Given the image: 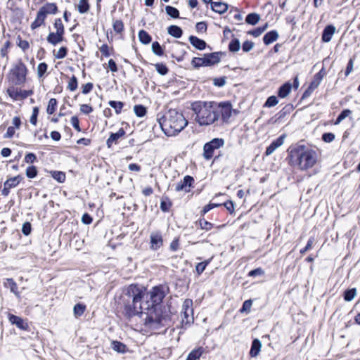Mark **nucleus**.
<instances>
[{
  "label": "nucleus",
  "instance_id": "f257e3e1",
  "mask_svg": "<svg viewBox=\"0 0 360 360\" xmlns=\"http://www.w3.org/2000/svg\"><path fill=\"white\" fill-rule=\"evenodd\" d=\"M145 290L136 285H130L120 296L119 305L127 319L139 316L143 312Z\"/></svg>",
  "mask_w": 360,
  "mask_h": 360
},
{
  "label": "nucleus",
  "instance_id": "f03ea898",
  "mask_svg": "<svg viewBox=\"0 0 360 360\" xmlns=\"http://www.w3.org/2000/svg\"><path fill=\"white\" fill-rule=\"evenodd\" d=\"M288 163L293 168L305 171L313 167L317 162L316 152L301 144L290 146L288 150Z\"/></svg>",
  "mask_w": 360,
  "mask_h": 360
},
{
  "label": "nucleus",
  "instance_id": "7ed1b4c3",
  "mask_svg": "<svg viewBox=\"0 0 360 360\" xmlns=\"http://www.w3.org/2000/svg\"><path fill=\"white\" fill-rule=\"evenodd\" d=\"M195 117L194 120L200 126H208L218 121L216 104L212 102L196 101L191 104Z\"/></svg>",
  "mask_w": 360,
  "mask_h": 360
},
{
  "label": "nucleus",
  "instance_id": "20e7f679",
  "mask_svg": "<svg viewBox=\"0 0 360 360\" xmlns=\"http://www.w3.org/2000/svg\"><path fill=\"white\" fill-rule=\"evenodd\" d=\"M160 126L164 133L168 136H176L188 124V121L183 114L176 110H169L160 122Z\"/></svg>",
  "mask_w": 360,
  "mask_h": 360
},
{
  "label": "nucleus",
  "instance_id": "39448f33",
  "mask_svg": "<svg viewBox=\"0 0 360 360\" xmlns=\"http://www.w3.org/2000/svg\"><path fill=\"white\" fill-rule=\"evenodd\" d=\"M140 316L144 321L145 326L151 329L159 328L165 320V316L162 314L160 306L150 305L149 300L144 302L143 312Z\"/></svg>",
  "mask_w": 360,
  "mask_h": 360
},
{
  "label": "nucleus",
  "instance_id": "423d86ee",
  "mask_svg": "<svg viewBox=\"0 0 360 360\" xmlns=\"http://www.w3.org/2000/svg\"><path fill=\"white\" fill-rule=\"evenodd\" d=\"M58 11V7L54 3H46L38 11L35 20L30 25L32 30H36L44 25L48 15H54Z\"/></svg>",
  "mask_w": 360,
  "mask_h": 360
},
{
  "label": "nucleus",
  "instance_id": "0eeeda50",
  "mask_svg": "<svg viewBox=\"0 0 360 360\" xmlns=\"http://www.w3.org/2000/svg\"><path fill=\"white\" fill-rule=\"evenodd\" d=\"M27 74V67L21 60L17 62L10 71L11 79L15 85L24 84Z\"/></svg>",
  "mask_w": 360,
  "mask_h": 360
},
{
  "label": "nucleus",
  "instance_id": "6e6552de",
  "mask_svg": "<svg viewBox=\"0 0 360 360\" xmlns=\"http://www.w3.org/2000/svg\"><path fill=\"white\" fill-rule=\"evenodd\" d=\"M165 294L162 286L153 287L151 290L145 294L144 298L145 302L149 300L150 304L153 306H160V303L165 297Z\"/></svg>",
  "mask_w": 360,
  "mask_h": 360
},
{
  "label": "nucleus",
  "instance_id": "1a4fd4ad",
  "mask_svg": "<svg viewBox=\"0 0 360 360\" xmlns=\"http://www.w3.org/2000/svg\"><path fill=\"white\" fill-rule=\"evenodd\" d=\"M216 108L217 111L218 120L221 116V120L224 123H229L232 115L233 113H237L236 110L232 108L231 104L229 103H220L218 105L216 104Z\"/></svg>",
  "mask_w": 360,
  "mask_h": 360
},
{
  "label": "nucleus",
  "instance_id": "9d476101",
  "mask_svg": "<svg viewBox=\"0 0 360 360\" xmlns=\"http://www.w3.org/2000/svg\"><path fill=\"white\" fill-rule=\"evenodd\" d=\"M224 144L223 139L214 138L210 142L206 143L203 147V156L206 160H210L214 154V151L222 147Z\"/></svg>",
  "mask_w": 360,
  "mask_h": 360
},
{
  "label": "nucleus",
  "instance_id": "9b49d317",
  "mask_svg": "<svg viewBox=\"0 0 360 360\" xmlns=\"http://www.w3.org/2000/svg\"><path fill=\"white\" fill-rule=\"evenodd\" d=\"M182 323L185 324H191L193 322V300L191 299H186L184 300L182 305Z\"/></svg>",
  "mask_w": 360,
  "mask_h": 360
},
{
  "label": "nucleus",
  "instance_id": "f8f14e48",
  "mask_svg": "<svg viewBox=\"0 0 360 360\" xmlns=\"http://www.w3.org/2000/svg\"><path fill=\"white\" fill-rule=\"evenodd\" d=\"M6 92L13 101H21L33 94L32 90H22L12 85L8 87Z\"/></svg>",
  "mask_w": 360,
  "mask_h": 360
},
{
  "label": "nucleus",
  "instance_id": "ddd939ff",
  "mask_svg": "<svg viewBox=\"0 0 360 360\" xmlns=\"http://www.w3.org/2000/svg\"><path fill=\"white\" fill-rule=\"evenodd\" d=\"M193 182L194 179L192 176L187 175L184 176L183 180H181L176 184L175 191L177 192L184 191L185 193H188L191 191V187Z\"/></svg>",
  "mask_w": 360,
  "mask_h": 360
},
{
  "label": "nucleus",
  "instance_id": "4468645a",
  "mask_svg": "<svg viewBox=\"0 0 360 360\" xmlns=\"http://www.w3.org/2000/svg\"><path fill=\"white\" fill-rule=\"evenodd\" d=\"M150 248L153 250L160 249L163 245V239L160 231H153L150 235Z\"/></svg>",
  "mask_w": 360,
  "mask_h": 360
},
{
  "label": "nucleus",
  "instance_id": "2eb2a0df",
  "mask_svg": "<svg viewBox=\"0 0 360 360\" xmlns=\"http://www.w3.org/2000/svg\"><path fill=\"white\" fill-rule=\"evenodd\" d=\"M8 320L12 324L15 325L21 330H27L29 328L27 323L20 316L13 314H8Z\"/></svg>",
  "mask_w": 360,
  "mask_h": 360
},
{
  "label": "nucleus",
  "instance_id": "dca6fc26",
  "mask_svg": "<svg viewBox=\"0 0 360 360\" xmlns=\"http://www.w3.org/2000/svg\"><path fill=\"white\" fill-rule=\"evenodd\" d=\"M285 136L281 135L278 139L272 141V143L266 148V155H271L278 148L281 146L284 143Z\"/></svg>",
  "mask_w": 360,
  "mask_h": 360
},
{
  "label": "nucleus",
  "instance_id": "f3484780",
  "mask_svg": "<svg viewBox=\"0 0 360 360\" xmlns=\"http://www.w3.org/2000/svg\"><path fill=\"white\" fill-rule=\"evenodd\" d=\"M125 134V131L123 128H120L116 133H111L109 138L107 139L106 144L108 148H110L112 144H117V141L123 137Z\"/></svg>",
  "mask_w": 360,
  "mask_h": 360
},
{
  "label": "nucleus",
  "instance_id": "a211bd4d",
  "mask_svg": "<svg viewBox=\"0 0 360 360\" xmlns=\"http://www.w3.org/2000/svg\"><path fill=\"white\" fill-rule=\"evenodd\" d=\"M64 34L57 32H52L49 34L47 36L46 40L47 41L53 45L56 46L58 44L60 43L64 39Z\"/></svg>",
  "mask_w": 360,
  "mask_h": 360
},
{
  "label": "nucleus",
  "instance_id": "6ab92c4d",
  "mask_svg": "<svg viewBox=\"0 0 360 360\" xmlns=\"http://www.w3.org/2000/svg\"><path fill=\"white\" fill-rule=\"evenodd\" d=\"M335 32V27L333 25L326 26L323 31L322 41L323 42H329L331 40Z\"/></svg>",
  "mask_w": 360,
  "mask_h": 360
},
{
  "label": "nucleus",
  "instance_id": "aec40b11",
  "mask_svg": "<svg viewBox=\"0 0 360 360\" xmlns=\"http://www.w3.org/2000/svg\"><path fill=\"white\" fill-rule=\"evenodd\" d=\"M190 43L198 50H204L206 47V42L195 36L189 37Z\"/></svg>",
  "mask_w": 360,
  "mask_h": 360
},
{
  "label": "nucleus",
  "instance_id": "412c9836",
  "mask_svg": "<svg viewBox=\"0 0 360 360\" xmlns=\"http://www.w3.org/2000/svg\"><path fill=\"white\" fill-rule=\"evenodd\" d=\"M6 288H9L11 292L15 294L17 297H20V293L18 291V286L13 278H6L4 282Z\"/></svg>",
  "mask_w": 360,
  "mask_h": 360
},
{
  "label": "nucleus",
  "instance_id": "4be33fe9",
  "mask_svg": "<svg viewBox=\"0 0 360 360\" xmlns=\"http://www.w3.org/2000/svg\"><path fill=\"white\" fill-rule=\"evenodd\" d=\"M262 347V343L258 339H255L251 345L250 351V355L251 357H256L261 349Z\"/></svg>",
  "mask_w": 360,
  "mask_h": 360
},
{
  "label": "nucleus",
  "instance_id": "5701e85b",
  "mask_svg": "<svg viewBox=\"0 0 360 360\" xmlns=\"http://www.w3.org/2000/svg\"><path fill=\"white\" fill-rule=\"evenodd\" d=\"M278 38V34L276 31L272 30L267 32L263 37V41L266 45H269L276 41Z\"/></svg>",
  "mask_w": 360,
  "mask_h": 360
},
{
  "label": "nucleus",
  "instance_id": "b1692460",
  "mask_svg": "<svg viewBox=\"0 0 360 360\" xmlns=\"http://www.w3.org/2000/svg\"><path fill=\"white\" fill-rule=\"evenodd\" d=\"M205 58L207 66L215 65L220 61V58L217 53L206 54Z\"/></svg>",
  "mask_w": 360,
  "mask_h": 360
},
{
  "label": "nucleus",
  "instance_id": "393cba45",
  "mask_svg": "<svg viewBox=\"0 0 360 360\" xmlns=\"http://www.w3.org/2000/svg\"><path fill=\"white\" fill-rule=\"evenodd\" d=\"M292 86L290 82H286L282 85L278 92V95L280 98H285L291 91Z\"/></svg>",
  "mask_w": 360,
  "mask_h": 360
},
{
  "label": "nucleus",
  "instance_id": "a878e982",
  "mask_svg": "<svg viewBox=\"0 0 360 360\" xmlns=\"http://www.w3.org/2000/svg\"><path fill=\"white\" fill-rule=\"evenodd\" d=\"M21 180L22 177L20 175H18L16 176L8 179L4 182V186L8 187L9 188H15L19 184Z\"/></svg>",
  "mask_w": 360,
  "mask_h": 360
},
{
  "label": "nucleus",
  "instance_id": "bb28decb",
  "mask_svg": "<svg viewBox=\"0 0 360 360\" xmlns=\"http://www.w3.org/2000/svg\"><path fill=\"white\" fill-rule=\"evenodd\" d=\"M211 6L212 10L219 13H224L228 9L227 5L222 2H212Z\"/></svg>",
  "mask_w": 360,
  "mask_h": 360
},
{
  "label": "nucleus",
  "instance_id": "cd10ccee",
  "mask_svg": "<svg viewBox=\"0 0 360 360\" xmlns=\"http://www.w3.org/2000/svg\"><path fill=\"white\" fill-rule=\"evenodd\" d=\"M203 352L204 350L202 347L194 349L189 353L186 360H197L202 356Z\"/></svg>",
  "mask_w": 360,
  "mask_h": 360
},
{
  "label": "nucleus",
  "instance_id": "c85d7f7f",
  "mask_svg": "<svg viewBox=\"0 0 360 360\" xmlns=\"http://www.w3.org/2000/svg\"><path fill=\"white\" fill-rule=\"evenodd\" d=\"M168 33L176 38H180L183 32L179 27L176 25H171L168 27Z\"/></svg>",
  "mask_w": 360,
  "mask_h": 360
},
{
  "label": "nucleus",
  "instance_id": "c756f323",
  "mask_svg": "<svg viewBox=\"0 0 360 360\" xmlns=\"http://www.w3.org/2000/svg\"><path fill=\"white\" fill-rule=\"evenodd\" d=\"M139 39L143 44H148L151 41V37L145 30H140L139 32Z\"/></svg>",
  "mask_w": 360,
  "mask_h": 360
},
{
  "label": "nucleus",
  "instance_id": "7c9ffc66",
  "mask_svg": "<svg viewBox=\"0 0 360 360\" xmlns=\"http://www.w3.org/2000/svg\"><path fill=\"white\" fill-rule=\"evenodd\" d=\"M260 19L259 15L257 13H250L246 16L245 21L247 23L255 25H256Z\"/></svg>",
  "mask_w": 360,
  "mask_h": 360
},
{
  "label": "nucleus",
  "instance_id": "2f4dec72",
  "mask_svg": "<svg viewBox=\"0 0 360 360\" xmlns=\"http://www.w3.org/2000/svg\"><path fill=\"white\" fill-rule=\"evenodd\" d=\"M86 309V306L83 304L78 303L75 305L73 308V312L75 317L81 316Z\"/></svg>",
  "mask_w": 360,
  "mask_h": 360
},
{
  "label": "nucleus",
  "instance_id": "473e14b6",
  "mask_svg": "<svg viewBox=\"0 0 360 360\" xmlns=\"http://www.w3.org/2000/svg\"><path fill=\"white\" fill-rule=\"evenodd\" d=\"M108 104L115 110L116 114H120L124 106V103L121 101H110Z\"/></svg>",
  "mask_w": 360,
  "mask_h": 360
},
{
  "label": "nucleus",
  "instance_id": "72a5a7b5",
  "mask_svg": "<svg viewBox=\"0 0 360 360\" xmlns=\"http://www.w3.org/2000/svg\"><path fill=\"white\" fill-rule=\"evenodd\" d=\"M191 64L194 68H199L201 66H207L205 56L202 58H198V57L193 58L191 61Z\"/></svg>",
  "mask_w": 360,
  "mask_h": 360
},
{
  "label": "nucleus",
  "instance_id": "f704fd0d",
  "mask_svg": "<svg viewBox=\"0 0 360 360\" xmlns=\"http://www.w3.org/2000/svg\"><path fill=\"white\" fill-rule=\"evenodd\" d=\"M78 11L80 13H85L89 10V4L87 0H79L78 6Z\"/></svg>",
  "mask_w": 360,
  "mask_h": 360
},
{
  "label": "nucleus",
  "instance_id": "c9c22d12",
  "mask_svg": "<svg viewBox=\"0 0 360 360\" xmlns=\"http://www.w3.org/2000/svg\"><path fill=\"white\" fill-rule=\"evenodd\" d=\"M356 295V288H352L349 290H347L345 292L344 294V299L345 301L349 302L352 301Z\"/></svg>",
  "mask_w": 360,
  "mask_h": 360
},
{
  "label": "nucleus",
  "instance_id": "e433bc0d",
  "mask_svg": "<svg viewBox=\"0 0 360 360\" xmlns=\"http://www.w3.org/2000/svg\"><path fill=\"white\" fill-rule=\"evenodd\" d=\"M112 349L118 352L124 353L126 351V346L123 343L118 341H113L112 343Z\"/></svg>",
  "mask_w": 360,
  "mask_h": 360
},
{
  "label": "nucleus",
  "instance_id": "4c0bfd02",
  "mask_svg": "<svg viewBox=\"0 0 360 360\" xmlns=\"http://www.w3.org/2000/svg\"><path fill=\"white\" fill-rule=\"evenodd\" d=\"M352 114V111L348 109H345L341 112V113L337 117L335 124H339L343 120Z\"/></svg>",
  "mask_w": 360,
  "mask_h": 360
},
{
  "label": "nucleus",
  "instance_id": "58836bf2",
  "mask_svg": "<svg viewBox=\"0 0 360 360\" xmlns=\"http://www.w3.org/2000/svg\"><path fill=\"white\" fill-rule=\"evenodd\" d=\"M52 177L60 183H63L65 180V174L63 172L54 171L51 172Z\"/></svg>",
  "mask_w": 360,
  "mask_h": 360
},
{
  "label": "nucleus",
  "instance_id": "ea45409f",
  "mask_svg": "<svg viewBox=\"0 0 360 360\" xmlns=\"http://www.w3.org/2000/svg\"><path fill=\"white\" fill-rule=\"evenodd\" d=\"M57 105V101L56 98H51L49 101L46 112L49 115H52L55 110Z\"/></svg>",
  "mask_w": 360,
  "mask_h": 360
},
{
  "label": "nucleus",
  "instance_id": "a19ab883",
  "mask_svg": "<svg viewBox=\"0 0 360 360\" xmlns=\"http://www.w3.org/2000/svg\"><path fill=\"white\" fill-rule=\"evenodd\" d=\"M165 11H166V13L172 18H176L179 17V11L173 6H167L165 7Z\"/></svg>",
  "mask_w": 360,
  "mask_h": 360
},
{
  "label": "nucleus",
  "instance_id": "79ce46f5",
  "mask_svg": "<svg viewBox=\"0 0 360 360\" xmlns=\"http://www.w3.org/2000/svg\"><path fill=\"white\" fill-rule=\"evenodd\" d=\"M211 259L198 263L195 266L196 272L198 275L201 274L205 269L206 266L210 264Z\"/></svg>",
  "mask_w": 360,
  "mask_h": 360
},
{
  "label": "nucleus",
  "instance_id": "37998d69",
  "mask_svg": "<svg viewBox=\"0 0 360 360\" xmlns=\"http://www.w3.org/2000/svg\"><path fill=\"white\" fill-rule=\"evenodd\" d=\"M240 45L239 40L237 39H232L229 45V49L232 52H236L240 49Z\"/></svg>",
  "mask_w": 360,
  "mask_h": 360
},
{
  "label": "nucleus",
  "instance_id": "c03bdc74",
  "mask_svg": "<svg viewBox=\"0 0 360 360\" xmlns=\"http://www.w3.org/2000/svg\"><path fill=\"white\" fill-rule=\"evenodd\" d=\"M152 51L157 56H161L163 55V49L158 41L152 44Z\"/></svg>",
  "mask_w": 360,
  "mask_h": 360
},
{
  "label": "nucleus",
  "instance_id": "a18cd8bd",
  "mask_svg": "<svg viewBox=\"0 0 360 360\" xmlns=\"http://www.w3.org/2000/svg\"><path fill=\"white\" fill-rule=\"evenodd\" d=\"M77 79L75 75H73L69 80L68 89L71 91H74L77 89Z\"/></svg>",
  "mask_w": 360,
  "mask_h": 360
},
{
  "label": "nucleus",
  "instance_id": "49530a36",
  "mask_svg": "<svg viewBox=\"0 0 360 360\" xmlns=\"http://www.w3.org/2000/svg\"><path fill=\"white\" fill-rule=\"evenodd\" d=\"M134 110L135 114L140 117L144 116L146 113V108L141 105H136L134 107Z\"/></svg>",
  "mask_w": 360,
  "mask_h": 360
},
{
  "label": "nucleus",
  "instance_id": "de8ad7c7",
  "mask_svg": "<svg viewBox=\"0 0 360 360\" xmlns=\"http://www.w3.org/2000/svg\"><path fill=\"white\" fill-rule=\"evenodd\" d=\"M113 30L117 33H122L124 30V24L122 20H116L113 22Z\"/></svg>",
  "mask_w": 360,
  "mask_h": 360
},
{
  "label": "nucleus",
  "instance_id": "09e8293b",
  "mask_svg": "<svg viewBox=\"0 0 360 360\" xmlns=\"http://www.w3.org/2000/svg\"><path fill=\"white\" fill-rule=\"evenodd\" d=\"M199 224H200V228L202 230H205L207 231L211 230L214 227L213 224L205 220L204 219H200Z\"/></svg>",
  "mask_w": 360,
  "mask_h": 360
},
{
  "label": "nucleus",
  "instance_id": "8fccbe9b",
  "mask_svg": "<svg viewBox=\"0 0 360 360\" xmlns=\"http://www.w3.org/2000/svg\"><path fill=\"white\" fill-rule=\"evenodd\" d=\"M48 68L46 63H41L37 66V76L40 78L44 76Z\"/></svg>",
  "mask_w": 360,
  "mask_h": 360
},
{
  "label": "nucleus",
  "instance_id": "3c124183",
  "mask_svg": "<svg viewBox=\"0 0 360 360\" xmlns=\"http://www.w3.org/2000/svg\"><path fill=\"white\" fill-rule=\"evenodd\" d=\"M268 24L266 23L264 26L257 27L254 30L249 32V34H252L255 37H257L260 36L267 28Z\"/></svg>",
  "mask_w": 360,
  "mask_h": 360
},
{
  "label": "nucleus",
  "instance_id": "603ef678",
  "mask_svg": "<svg viewBox=\"0 0 360 360\" xmlns=\"http://www.w3.org/2000/svg\"><path fill=\"white\" fill-rule=\"evenodd\" d=\"M278 98L275 96H271L267 98L266 101L265 102L264 107H268V108L274 107V106L278 104Z\"/></svg>",
  "mask_w": 360,
  "mask_h": 360
},
{
  "label": "nucleus",
  "instance_id": "864d4df0",
  "mask_svg": "<svg viewBox=\"0 0 360 360\" xmlns=\"http://www.w3.org/2000/svg\"><path fill=\"white\" fill-rule=\"evenodd\" d=\"M54 28L56 32L65 34V29L60 18H56L54 22Z\"/></svg>",
  "mask_w": 360,
  "mask_h": 360
},
{
  "label": "nucleus",
  "instance_id": "5fc2aeb1",
  "mask_svg": "<svg viewBox=\"0 0 360 360\" xmlns=\"http://www.w3.org/2000/svg\"><path fill=\"white\" fill-rule=\"evenodd\" d=\"M68 53V49L66 47H60L57 53H54V56L56 59H63L65 58Z\"/></svg>",
  "mask_w": 360,
  "mask_h": 360
},
{
  "label": "nucleus",
  "instance_id": "6e6d98bb",
  "mask_svg": "<svg viewBox=\"0 0 360 360\" xmlns=\"http://www.w3.org/2000/svg\"><path fill=\"white\" fill-rule=\"evenodd\" d=\"M37 175V170L36 167L30 166L26 169V176L28 178L33 179Z\"/></svg>",
  "mask_w": 360,
  "mask_h": 360
},
{
  "label": "nucleus",
  "instance_id": "4d7b16f0",
  "mask_svg": "<svg viewBox=\"0 0 360 360\" xmlns=\"http://www.w3.org/2000/svg\"><path fill=\"white\" fill-rule=\"evenodd\" d=\"M155 69L158 71V72L161 75H165L168 72V68L166 67L165 65L162 63H157L155 65Z\"/></svg>",
  "mask_w": 360,
  "mask_h": 360
},
{
  "label": "nucleus",
  "instance_id": "13d9d810",
  "mask_svg": "<svg viewBox=\"0 0 360 360\" xmlns=\"http://www.w3.org/2000/svg\"><path fill=\"white\" fill-rule=\"evenodd\" d=\"M252 302L251 300H245L242 306V308L240 309V312H249L250 311V308L252 307Z\"/></svg>",
  "mask_w": 360,
  "mask_h": 360
},
{
  "label": "nucleus",
  "instance_id": "bf43d9fd",
  "mask_svg": "<svg viewBox=\"0 0 360 360\" xmlns=\"http://www.w3.org/2000/svg\"><path fill=\"white\" fill-rule=\"evenodd\" d=\"M39 113V108L37 107H34L32 110V114L30 117V122L33 125L37 124V115Z\"/></svg>",
  "mask_w": 360,
  "mask_h": 360
},
{
  "label": "nucleus",
  "instance_id": "052dcab7",
  "mask_svg": "<svg viewBox=\"0 0 360 360\" xmlns=\"http://www.w3.org/2000/svg\"><path fill=\"white\" fill-rule=\"evenodd\" d=\"M80 111L85 115H89L93 111V108L89 105L82 104L80 105Z\"/></svg>",
  "mask_w": 360,
  "mask_h": 360
},
{
  "label": "nucleus",
  "instance_id": "680f3d73",
  "mask_svg": "<svg viewBox=\"0 0 360 360\" xmlns=\"http://www.w3.org/2000/svg\"><path fill=\"white\" fill-rule=\"evenodd\" d=\"M324 142L330 143L335 139V134L333 133H325L322 136Z\"/></svg>",
  "mask_w": 360,
  "mask_h": 360
},
{
  "label": "nucleus",
  "instance_id": "e2e57ef3",
  "mask_svg": "<svg viewBox=\"0 0 360 360\" xmlns=\"http://www.w3.org/2000/svg\"><path fill=\"white\" fill-rule=\"evenodd\" d=\"M254 46V43L250 41H245L242 46L243 51L245 52L250 51Z\"/></svg>",
  "mask_w": 360,
  "mask_h": 360
},
{
  "label": "nucleus",
  "instance_id": "0e129e2a",
  "mask_svg": "<svg viewBox=\"0 0 360 360\" xmlns=\"http://www.w3.org/2000/svg\"><path fill=\"white\" fill-rule=\"evenodd\" d=\"M171 205L172 203L169 201L162 200L160 203V209L163 212H167L169 210Z\"/></svg>",
  "mask_w": 360,
  "mask_h": 360
},
{
  "label": "nucleus",
  "instance_id": "69168bd1",
  "mask_svg": "<svg viewBox=\"0 0 360 360\" xmlns=\"http://www.w3.org/2000/svg\"><path fill=\"white\" fill-rule=\"evenodd\" d=\"M37 157L34 153H27L25 157V162L26 163H33L34 161H36Z\"/></svg>",
  "mask_w": 360,
  "mask_h": 360
},
{
  "label": "nucleus",
  "instance_id": "338daca9",
  "mask_svg": "<svg viewBox=\"0 0 360 360\" xmlns=\"http://www.w3.org/2000/svg\"><path fill=\"white\" fill-rule=\"evenodd\" d=\"M71 124L72 127L78 131H80V127H79V122L76 116H73L71 117L70 120Z\"/></svg>",
  "mask_w": 360,
  "mask_h": 360
},
{
  "label": "nucleus",
  "instance_id": "774afa93",
  "mask_svg": "<svg viewBox=\"0 0 360 360\" xmlns=\"http://www.w3.org/2000/svg\"><path fill=\"white\" fill-rule=\"evenodd\" d=\"M22 232L24 235L28 236L31 232V224L29 222H25L23 224L22 227Z\"/></svg>",
  "mask_w": 360,
  "mask_h": 360
}]
</instances>
